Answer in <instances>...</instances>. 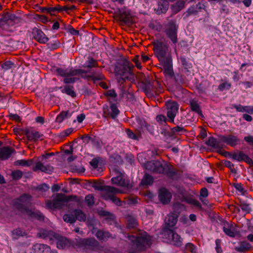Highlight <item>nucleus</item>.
<instances>
[{"label": "nucleus", "mask_w": 253, "mask_h": 253, "mask_svg": "<svg viewBox=\"0 0 253 253\" xmlns=\"http://www.w3.org/2000/svg\"><path fill=\"white\" fill-rule=\"evenodd\" d=\"M31 201V196L27 194H24L19 198L15 200L14 205L16 209L19 210H22L25 211V209H29L27 206L30 204Z\"/></svg>", "instance_id": "nucleus-13"}, {"label": "nucleus", "mask_w": 253, "mask_h": 253, "mask_svg": "<svg viewBox=\"0 0 253 253\" xmlns=\"http://www.w3.org/2000/svg\"><path fill=\"white\" fill-rule=\"evenodd\" d=\"M153 45L154 54L161 63L172 59L169 45L161 40L154 41Z\"/></svg>", "instance_id": "nucleus-5"}, {"label": "nucleus", "mask_w": 253, "mask_h": 253, "mask_svg": "<svg viewBox=\"0 0 253 253\" xmlns=\"http://www.w3.org/2000/svg\"><path fill=\"white\" fill-rule=\"evenodd\" d=\"M98 213L101 216L106 217L105 220L108 224H112L114 222V216L109 212L101 210L98 212Z\"/></svg>", "instance_id": "nucleus-35"}, {"label": "nucleus", "mask_w": 253, "mask_h": 253, "mask_svg": "<svg viewBox=\"0 0 253 253\" xmlns=\"http://www.w3.org/2000/svg\"><path fill=\"white\" fill-rule=\"evenodd\" d=\"M164 168L163 173H165L168 177L172 178L176 174V172L173 167L167 163L166 162Z\"/></svg>", "instance_id": "nucleus-29"}, {"label": "nucleus", "mask_w": 253, "mask_h": 253, "mask_svg": "<svg viewBox=\"0 0 253 253\" xmlns=\"http://www.w3.org/2000/svg\"><path fill=\"white\" fill-rule=\"evenodd\" d=\"M186 132L187 130L182 126H177L171 128L170 131L169 132V136H174L177 134H181L183 132Z\"/></svg>", "instance_id": "nucleus-36"}, {"label": "nucleus", "mask_w": 253, "mask_h": 253, "mask_svg": "<svg viewBox=\"0 0 253 253\" xmlns=\"http://www.w3.org/2000/svg\"><path fill=\"white\" fill-rule=\"evenodd\" d=\"M115 176L111 179L112 183L122 187H127L128 183L124 178L123 173L117 168L113 170Z\"/></svg>", "instance_id": "nucleus-15"}, {"label": "nucleus", "mask_w": 253, "mask_h": 253, "mask_svg": "<svg viewBox=\"0 0 253 253\" xmlns=\"http://www.w3.org/2000/svg\"><path fill=\"white\" fill-rule=\"evenodd\" d=\"M169 7L167 0H161L158 3V10L161 13H166Z\"/></svg>", "instance_id": "nucleus-40"}, {"label": "nucleus", "mask_w": 253, "mask_h": 253, "mask_svg": "<svg viewBox=\"0 0 253 253\" xmlns=\"http://www.w3.org/2000/svg\"><path fill=\"white\" fill-rule=\"evenodd\" d=\"M71 114H69V112L62 111L56 117V122L58 123H61L63 121L67 118L71 117Z\"/></svg>", "instance_id": "nucleus-46"}, {"label": "nucleus", "mask_w": 253, "mask_h": 253, "mask_svg": "<svg viewBox=\"0 0 253 253\" xmlns=\"http://www.w3.org/2000/svg\"><path fill=\"white\" fill-rule=\"evenodd\" d=\"M32 250L35 253H48L50 247L46 244L36 243L33 245Z\"/></svg>", "instance_id": "nucleus-23"}, {"label": "nucleus", "mask_w": 253, "mask_h": 253, "mask_svg": "<svg viewBox=\"0 0 253 253\" xmlns=\"http://www.w3.org/2000/svg\"><path fill=\"white\" fill-rule=\"evenodd\" d=\"M63 218L64 221L70 223H74L76 221V217H75L74 213L72 214H66L63 216Z\"/></svg>", "instance_id": "nucleus-51"}, {"label": "nucleus", "mask_w": 253, "mask_h": 253, "mask_svg": "<svg viewBox=\"0 0 253 253\" xmlns=\"http://www.w3.org/2000/svg\"><path fill=\"white\" fill-rule=\"evenodd\" d=\"M75 245L85 251L99 252L103 250V247L94 238H80L77 240Z\"/></svg>", "instance_id": "nucleus-6"}, {"label": "nucleus", "mask_w": 253, "mask_h": 253, "mask_svg": "<svg viewBox=\"0 0 253 253\" xmlns=\"http://www.w3.org/2000/svg\"><path fill=\"white\" fill-rule=\"evenodd\" d=\"M110 109L111 113H110V109L109 107L105 105L103 107V117L105 118L111 117L113 119H115L120 113V111L117 108L116 104L112 103L110 105Z\"/></svg>", "instance_id": "nucleus-17"}, {"label": "nucleus", "mask_w": 253, "mask_h": 253, "mask_svg": "<svg viewBox=\"0 0 253 253\" xmlns=\"http://www.w3.org/2000/svg\"><path fill=\"white\" fill-rule=\"evenodd\" d=\"M118 17L120 21L125 25H130L134 23L133 17L128 10L126 9H120Z\"/></svg>", "instance_id": "nucleus-16"}, {"label": "nucleus", "mask_w": 253, "mask_h": 253, "mask_svg": "<svg viewBox=\"0 0 253 253\" xmlns=\"http://www.w3.org/2000/svg\"><path fill=\"white\" fill-rule=\"evenodd\" d=\"M224 164L225 166L227 168H229L231 170V171L232 173H236V170L234 168V165L230 161L226 160L224 161Z\"/></svg>", "instance_id": "nucleus-60"}, {"label": "nucleus", "mask_w": 253, "mask_h": 253, "mask_svg": "<svg viewBox=\"0 0 253 253\" xmlns=\"http://www.w3.org/2000/svg\"><path fill=\"white\" fill-rule=\"evenodd\" d=\"M221 141H218L215 138L213 137H210L206 142V144L215 149H221L222 145L221 144Z\"/></svg>", "instance_id": "nucleus-31"}, {"label": "nucleus", "mask_w": 253, "mask_h": 253, "mask_svg": "<svg viewBox=\"0 0 253 253\" xmlns=\"http://www.w3.org/2000/svg\"><path fill=\"white\" fill-rule=\"evenodd\" d=\"M33 38L38 42L42 44L46 43L49 39L46 36L44 33L37 28H34L32 30Z\"/></svg>", "instance_id": "nucleus-19"}, {"label": "nucleus", "mask_w": 253, "mask_h": 253, "mask_svg": "<svg viewBox=\"0 0 253 253\" xmlns=\"http://www.w3.org/2000/svg\"><path fill=\"white\" fill-rule=\"evenodd\" d=\"M253 249V246L247 241L241 242L239 245L235 248L236 251L240 253H246Z\"/></svg>", "instance_id": "nucleus-27"}, {"label": "nucleus", "mask_w": 253, "mask_h": 253, "mask_svg": "<svg viewBox=\"0 0 253 253\" xmlns=\"http://www.w3.org/2000/svg\"><path fill=\"white\" fill-rule=\"evenodd\" d=\"M138 223L137 220L132 217L127 219V227L129 229L135 228L137 226Z\"/></svg>", "instance_id": "nucleus-49"}, {"label": "nucleus", "mask_w": 253, "mask_h": 253, "mask_svg": "<svg viewBox=\"0 0 253 253\" xmlns=\"http://www.w3.org/2000/svg\"><path fill=\"white\" fill-rule=\"evenodd\" d=\"M15 150L8 146L3 147L0 149V160H5L8 159Z\"/></svg>", "instance_id": "nucleus-25"}, {"label": "nucleus", "mask_w": 253, "mask_h": 253, "mask_svg": "<svg viewBox=\"0 0 253 253\" xmlns=\"http://www.w3.org/2000/svg\"><path fill=\"white\" fill-rule=\"evenodd\" d=\"M35 189L38 192L43 194L49 189V186L46 183H42L41 185L37 186L35 188Z\"/></svg>", "instance_id": "nucleus-50"}, {"label": "nucleus", "mask_w": 253, "mask_h": 253, "mask_svg": "<svg viewBox=\"0 0 253 253\" xmlns=\"http://www.w3.org/2000/svg\"><path fill=\"white\" fill-rule=\"evenodd\" d=\"M160 64L164 67V73L166 76L170 78L174 77V79L176 82L178 84L182 83L183 82L181 75H177L176 76H174L172 69V59L169 60H168V61L166 60V61L161 63Z\"/></svg>", "instance_id": "nucleus-11"}, {"label": "nucleus", "mask_w": 253, "mask_h": 253, "mask_svg": "<svg viewBox=\"0 0 253 253\" xmlns=\"http://www.w3.org/2000/svg\"><path fill=\"white\" fill-rule=\"evenodd\" d=\"M25 134L28 140L31 141H36L43 136V135L39 131L32 128L26 129Z\"/></svg>", "instance_id": "nucleus-20"}, {"label": "nucleus", "mask_w": 253, "mask_h": 253, "mask_svg": "<svg viewBox=\"0 0 253 253\" xmlns=\"http://www.w3.org/2000/svg\"><path fill=\"white\" fill-rule=\"evenodd\" d=\"M85 201L87 205L91 206L94 204V197L91 195H87L85 196Z\"/></svg>", "instance_id": "nucleus-58"}, {"label": "nucleus", "mask_w": 253, "mask_h": 253, "mask_svg": "<svg viewBox=\"0 0 253 253\" xmlns=\"http://www.w3.org/2000/svg\"><path fill=\"white\" fill-rule=\"evenodd\" d=\"M178 215L176 213H171L168 215L165 219V222L169 227H173L177 221Z\"/></svg>", "instance_id": "nucleus-28"}, {"label": "nucleus", "mask_w": 253, "mask_h": 253, "mask_svg": "<svg viewBox=\"0 0 253 253\" xmlns=\"http://www.w3.org/2000/svg\"><path fill=\"white\" fill-rule=\"evenodd\" d=\"M163 234V238L167 239L172 245L176 247H180L182 245L183 239L173 230L166 227L164 230Z\"/></svg>", "instance_id": "nucleus-7"}, {"label": "nucleus", "mask_w": 253, "mask_h": 253, "mask_svg": "<svg viewBox=\"0 0 253 253\" xmlns=\"http://www.w3.org/2000/svg\"><path fill=\"white\" fill-rule=\"evenodd\" d=\"M25 212L30 217L36 218L38 220L42 221L44 219V216L39 211L32 209H25Z\"/></svg>", "instance_id": "nucleus-22"}, {"label": "nucleus", "mask_w": 253, "mask_h": 253, "mask_svg": "<svg viewBox=\"0 0 253 253\" xmlns=\"http://www.w3.org/2000/svg\"><path fill=\"white\" fill-rule=\"evenodd\" d=\"M223 231L228 236L234 237L235 236V232L232 224H228L225 225L223 228Z\"/></svg>", "instance_id": "nucleus-44"}, {"label": "nucleus", "mask_w": 253, "mask_h": 253, "mask_svg": "<svg viewBox=\"0 0 253 253\" xmlns=\"http://www.w3.org/2000/svg\"><path fill=\"white\" fill-rule=\"evenodd\" d=\"M225 153L232 159L234 160H237L238 162L243 161L246 155L243 151H240L238 153H234L232 154L228 152H226Z\"/></svg>", "instance_id": "nucleus-37"}, {"label": "nucleus", "mask_w": 253, "mask_h": 253, "mask_svg": "<svg viewBox=\"0 0 253 253\" xmlns=\"http://www.w3.org/2000/svg\"><path fill=\"white\" fill-rule=\"evenodd\" d=\"M231 84L230 83H224L220 84L218 86V89L220 91H223L225 88L229 89L231 87Z\"/></svg>", "instance_id": "nucleus-64"}, {"label": "nucleus", "mask_w": 253, "mask_h": 253, "mask_svg": "<svg viewBox=\"0 0 253 253\" xmlns=\"http://www.w3.org/2000/svg\"><path fill=\"white\" fill-rule=\"evenodd\" d=\"M71 197L72 196H67L63 194L58 193L52 200L46 201V206L50 209L62 208L64 203L69 201Z\"/></svg>", "instance_id": "nucleus-8"}, {"label": "nucleus", "mask_w": 253, "mask_h": 253, "mask_svg": "<svg viewBox=\"0 0 253 253\" xmlns=\"http://www.w3.org/2000/svg\"><path fill=\"white\" fill-rule=\"evenodd\" d=\"M62 92L66 93L73 98L75 97L76 96V93L75 91L74 90L73 86L71 85H65L64 88L62 90Z\"/></svg>", "instance_id": "nucleus-43"}, {"label": "nucleus", "mask_w": 253, "mask_h": 253, "mask_svg": "<svg viewBox=\"0 0 253 253\" xmlns=\"http://www.w3.org/2000/svg\"><path fill=\"white\" fill-rule=\"evenodd\" d=\"M34 163V159H28V160H19L16 161L14 162V165L15 166H21L23 167H30Z\"/></svg>", "instance_id": "nucleus-39"}, {"label": "nucleus", "mask_w": 253, "mask_h": 253, "mask_svg": "<svg viewBox=\"0 0 253 253\" xmlns=\"http://www.w3.org/2000/svg\"><path fill=\"white\" fill-rule=\"evenodd\" d=\"M23 175V172L20 170H16L12 172L11 176L15 180L20 179Z\"/></svg>", "instance_id": "nucleus-55"}, {"label": "nucleus", "mask_w": 253, "mask_h": 253, "mask_svg": "<svg viewBox=\"0 0 253 253\" xmlns=\"http://www.w3.org/2000/svg\"><path fill=\"white\" fill-rule=\"evenodd\" d=\"M171 195L165 188L161 189L159 194L160 201L164 204H168L170 202Z\"/></svg>", "instance_id": "nucleus-24"}, {"label": "nucleus", "mask_w": 253, "mask_h": 253, "mask_svg": "<svg viewBox=\"0 0 253 253\" xmlns=\"http://www.w3.org/2000/svg\"><path fill=\"white\" fill-rule=\"evenodd\" d=\"M178 28V26L175 21H170L169 22L165 31L167 37L175 44L177 42V33Z\"/></svg>", "instance_id": "nucleus-12"}, {"label": "nucleus", "mask_w": 253, "mask_h": 253, "mask_svg": "<svg viewBox=\"0 0 253 253\" xmlns=\"http://www.w3.org/2000/svg\"><path fill=\"white\" fill-rule=\"evenodd\" d=\"M70 240L63 237L58 238L57 242V247L59 249H63L70 246Z\"/></svg>", "instance_id": "nucleus-32"}, {"label": "nucleus", "mask_w": 253, "mask_h": 253, "mask_svg": "<svg viewBox=\"0 0 253 253\" xmlns=\"http://www.w3.org/2000/svg\"><path fill=\"white\" fill-rule=\"evenodd\" d=\"M103 183V181H94L92 187L95 190L102 192L101 196L104 200H110L117 206H122L123 202L116 196L118 193H122V191L113 186L104 185Z\"/></svg>", "instance_id": "nucleus-2"}, {"label": "nucleus", "mask_w": 253, "mask_h": 253, "mask_svg": "<svg viewBox=\"0 0 253 253\" xmlns=\"http://www.w3.org/2000/svg\"><path fill=\"white\" fill-rule=\"evenodd\" d=\"M133 65L128 61L116 66L115 68V73L117 76L118 82L123 84L126 80L130 81L133 80Z\"/></svg>", "instance_id": "nucleus-4"}, {"label": "nucleus", "mask_w": 253, "mask_h": 253, "mask_svg": "<svg viewBox=\"0 0 253 253\" xmlns=\"http://www.w3.org/2000/svg\"><path fill=\"white\" fill-rule=\"evenodd\" d=\"M220 140L221 142L224 143L227 145L235 147L240 143V139L236 135L229 134L227 135H220Z\"/></svg>", "instance_id": "nucleus-18"}, {"label": "nucleus", "mask_w": 253, "mask_h": 253, "mask_svg": "<svg viewBox=\"0 0 253 253\" xmlns=\"http://www.w3.org/2000/svg\"><path fill=\"white\" fill-rule=\"evenodd\" d=\"M166 162L156 161H148L144 164V168L151 172L156 173H163Z\"/></svg>", "instance_id": "nucleus-10"}, {"label": "nucleus", "mask_w": 253, "mask_h": 253, "mask_svg": "<svg viewBox=\"0 0 253 253\" xmlns=\"http://www.w3.org/2000/svg\"><path fill=\"white\" fill-rule=\"evenodd\" d=\"M142 78L141 82L144 84L143 88L146 93H150L151 91H156L160 88L161 84L156 80L150 81L147 79L144 75L140 74L138 76Z\"/></svg>", "instance_id": "nucleus-9"}, {"label": "nucleus", "mask_w": 253, "mask_h": 253, "mask_svg": "<svg viewBox=\"0 0 253 253\" xmlns=\"http://www.w3.org/2000/svg\"><path fill=\"white\" fill-rule=\"evenodd\" d=\"M136 122L138 124V127L140 129H143L144 128L148 129V126L149 125H148L144 120H142L140 118H137L136 119Z\"/></svg>", "instance_id": "nucleus-54"}, {"label": "nucleus", "mask_w": 253, "mask_h": 253, "mask_svg": "<svg viewBox=\"0 0 253 253\" xmlns=\"http://www.w3.org/2000/svg\"><path fill=\"white\" fill-rule=\"evenodd\" d=\"M13 234L17 236H24L27 235L26 232L21 228H17L13 230Z\"/></svg>", "instance_id": "nucleus-57"}, {"label": "nucleus", "mask_w": 253, "mask_h": 253, "mask_svg": "<svg viewBox=\"0 0 253 253\" xmlns=\"http://www.w3.org/2000/svg\"><path fill=\"white\" fill-rule=\"evenodd\" d=\"M34 171L40 170L46 173H50L53 171V168L49 165H43L41 162H38L36 163L35 166L33 168Z\"/></svg>", "instance_id": "nucleus-21"}, {"label": "nucleus", "mask_w": 253, "mask_h": 253, "mask_svg": "<svg viewBox=\"0 0 253 253\" xmlns=\"http://www.w3.org/2000/svg\"><path fill=\"white\" fill-rule=\"evenodd\" d=\"M128 239L138 252L145 251L152 244V237L145 231H139L135 236H128Z\"/></svg>", "instance_id": "nucleus-3"}, {"label": "nucleus", "mask_w": 253, "mask_h": 253, "mask_svg": "<svg viewBox=\"0 0 253 253\" xmlns=\"http://www.w3.org/2000/svg\"><path fill=\"white\" fill-rule=\"evenodd\" d=\"M15 15L8 13H4L0 15V22H7L9 19H12Z\"/></svg>", "instance_id": "nucleus-52"}, {"label": "nucleus", "mask_w": 253, "mask_h": 253, "mask_svg": "<svg viewBox=\"0 0 253 253\" xmlns=\"http://www.w3.org/2000/svg\"><path fill=\"white\" fill-rule=\"evenodd\" d=\"M153 183V178L150 175L146 173L141 180L142 185H150Z\"/></svg>", "instance_id": "nucleus-47"}, {"label": "nucleus", "mask_w": 253, "mask_h": 253, "mask_svg": "<svg viewBox=\"0 0 253 253\" xmlns=\"http://www.w3.org/2000/svg\"><path fill=\"white\" fill-rule=\"evenodd\" d=\"M166 105L168 110L167 115L168 121L170 123H174V118L178 110V104L175 101H168Z\"/></svg>", "instance_id": "nucleus-14"}, {"label": "nucleus", "mask_w": 253, "mask_h": 253, "mask_svg": "<svg viewBox=\"0 0 253 253\" xmlns=\"http://www.w3.org/2000/svg\"><path fill=\"white\" fill-rule=\"evenodd\" d=\"M83 66L84 68H92L98 67V65L96 60L89 56L87 58V60Z\"/></svg>", "instance_id": "nucleus-38"}, {"label": "nucleus", "mask_w": 253, "mask_h": 253, "mask_svg": "<svg viewBox=\"0 0 253 253\" xmlns=\"http://www.w3.org/2000/svg\"><path fill=\"white\" fill-rule=\"evenodd\" d=\"M13 65V63L11 61H7L1 65V68L5 70H7L11 69Z\"/></svg>", "instance_id": "nucleus-62"}, {"label": "nucleus", "mask_w": 253, "mask_h": 253, "mask_svg": "<svg viewBox=\"0 0 253 253\" xmlns=\"http://www.w3.org/2000/svg\"><path fill=\"white\" fill-rule=\"evenodd\" d=\"M55 72L57 75L63 77L75 76L80 75L81 78L86 80L87 81H92L94 84H96L97 81H101L104 79V76L100 73L92 72L90 75H86L87 71L80 69H74L73 68L63 69L57 68Z\"/></svg>", "instance_id": "nucleus-1"}, {"label": "nucleus", "mask_w": 253, "mask_h": 253, "mask_svg": "<svg viewBox=\"0 0 253 253\" xmlns=\"http://www.w3.org/2000/svg\"><path fill=\"white\" fill-rule=\"evenodd\" d=\"M188 203L193 205L195 207L202 209V205L201 203L196 199H190L188 200Z\"/></svg>", "instance_id": "nucleus-61"}, {"label": "nucleus", "mask_w": 253, "mask_h": 253, "mask_svg": "<svg viewBox=\"0 0 253 253\" xmlns=\"http://www.w3.org/2000/svg\"><path fill=\"white\" fill-rule=\"evenodd\" d=\"M190 106L191 110L199 115L200 116L203 117L204 116L201 110V107L198 102L194 100L190 101Z\"/></svg>", "instance_id": "nucleus-33"}, {"label": "nucleus", "mask_w": 253, "mask_h": 253, "mask_svg": "<svg viewBox=\"0 0 253 253\" xmlns=\"http://www.w3.org/2000/svg\"><path fill=\"white\" fill-rule=\"evenodd\" d=\"M187 0H179L171 6L172 13L176 14L181 10L185 6Z\"/></svg>", "instance_id": "nucleus-30"}, {"label": "nucleus", "mask_w": 253, "mask_h": 253, "mask_svg": "<svg viewBox=\"0 0 253 253\" xmlns=\"http://www.w3.org/2000/svg\"><path fill=\"white\" fill-rule=\"evenodd\" d=\"M239 206L241 208L242 211L246 212V213H250L251 211V208L250 207V205L247 203H245L244 202L240 201Z\"/></svg>", "instance_id": "nucleus-53"}, {"label": "nucleus", "mask_w": 253, "mask_h": 253, "mask_svg": "<svg viewBox=\"0 0 253 253\" xmlns=\"http://www.w3.org/2000/svg\"><path fill=\"white\" fill-rule=\"evenodd\" d=\"M74 76H70L65 77L63 80V82L65 84L74 83L78 78L74 77Z\"/></svg>", "instance_id": "nucleus-63"}, {"label": "nucleus", "mask_w": 253, "mask_h": 253, "mask_svg": "<svg viewBox=\"0 0 253 253\" xmlns=\"http://www.w3.org/2000/svg\"><path fill=\"white\" fill-rule=\"evenodd\" d=\"M185 248L186 251L190 252L191 253H195L197 251L196 246L191 243H187Z\"/></svg>", "instance_id": "nucleus-56"}, {"label": "nucleus", "mask_w": 253, "mask_h": 253, "mask_svg": "<svg viewBox=\"0 0 253 253\" xmlns=\"http://www.w3.org/2000/svg\"><path fill=\"white\" fill-rule=\"evenodd\" d=\"M95 236L98 240L103 241H106L109 238H115L109 232L101 229L97 231Z\"/></svg>", "instance_id": "nucleus-26"}, {"label": "nucleus", "mask_w": 253, "mask_h": 253, "mask_svg": "<svg viewBox=\"0 0 253 253\" xmlns=\"http://www.w3.org/2000/svg\"><path fill=\"white\" fill-rule=\"evenodd\" d=\"M233 107L236 109L238 112H246L248 114H253V106H243L241 105H233Z\"/></svg>", "instance_id": "nucleus-34"}, {"label": "nucleus", "mask_w": 253, "mask_h": 253, "mask_svg": "<svg viewBox=\"0 0 253 253\" xmlns=\"http://www.w3.org/2000/svg\"><path fill=\"white\" fill-rule=\"evenodd\" d=\"M75 217H76V221L77 220L80 221H85L86 220V215L84 212L80 210H75L74 211Z\"/></svg>", "instance_id": "nucleus-41"}, {"label": "nucleus", "mask_w": 253, "mask_h": 253, "mask_svg": "<svg viewBox=\"0 0 253 253\" xmlns=\"http://www.w3.org/2000/svg\"><path fill=\"white\" fill-rule=\"evenodd\" d=\"M81 139L83 140L84 143H88L89 141H91L92 142H95V139L91 137L87 134H84L82 135L81 137Z\"/></svg>", "instance_id": "nucleus-59"}, {"label": "nucleus", "mask_w": 253, "mask_h": 253, "mask_svg": "<svg viewBox=\"0 0 253 253\" xmlns=\"http://www.w3.org/2000/svg\"><path fill=\"white\" fill-rule=\"evenodd\" d=\"M199 12L197 9V7L195 5L190 6L186 12L183 13L184 19H186L191 15H196Z\"/></svg>", "instance_id": "nucleus-42"}, {"label": "nucleus", "mask_w": 253, "mask_h": 253, "mask_svg": "<svg viewBox=\"0 0 253 253\" xmlns=\"http://www.w3.org/2000/svg\"><path fill=\"white\" fill-rule=\"evenodd\" d=\"M53 235V232L51 231L47 230H41L39 233H38L37 236L39 238L42 239H46L50 237Z\"/></svg>", "instance_id": "nucleus-45"}, {"label": "nucleus", "mask_w": 253, "mask_h": 253, "mask_svg": "<svg viewBox=\"0 0 253 253\" xmlns=\"http://www.w3.org/2000/svg\"><path fill=\"white\" fill-rule=\"evenodd\" d=\"M126 132L127 135V136L129 138L133 140H138L141 136L140 132H138L137 133H134L132 131L128 128L126 129Z\"/></svg>", "instance_id": "nucleus-48"}]
</instances>
